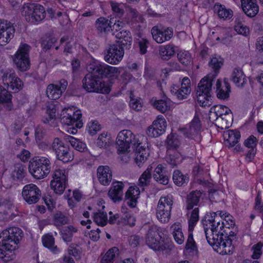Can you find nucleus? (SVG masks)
<instances>
[{
  "instance_id": "nucleus-1",
  "label": "nucleus",
  "mask_w": 263,
  "mask_h": 263,
  "mask_svg": "<svg viewBox=\"0 0 263 263\" xmlns=\"http://www.w3.org/2000/svg\"><path fill=\"white\" fill-rule=\"evenodd\" d=\"M23 231L17 227H10L0 234V257L6 261L15 258V251L23 237Z\"/></svg>"
},
{
  "instance_id": "nucleus-2",
  "label": "nucleus",
  "mask_w": 263,
  "mask_h": 263,
  "mask_svg": "<svg viewBox=\"0 0 263 263\" xmlns=\"http://www.w3.org/2000/svg\"><path fill=\"white\" fill-rule=\"evenodd\" d=\"M207 241L213 249L220 254H231L234 251L236 242L235 233L230 231L228 235L223 233L204 231Z\"/></svg>"
},
{
  "instance_id": "nucleus-3",
  "label": "nucleus",
  "mask_w": 263,
  "mask_h": 263,
  "mask_svg": "<svg viewBox=\"0 0 263 263\" xmlns=\"http://www.w3.org/2000/svg\"><path fill=\"white\" fill-rule=\"evenodd\" d=\"M235 221L232 216L227 212L218 211L208 212L205 215L203 221L204 231L210 233H227L225 228L230 229L235 226Z\"/></svg>"
},
{
  "instance_id": "nucleus-4",
  "label": "nucleus",
  "mask_w": 263,
  "mask_h": 263,
  "mask_svg": "<svg viewBox=\"0 0 263 263\" xmlns=\"http://www.w3.org/2000/svg\"><path fill=\"white\" fill-rule=\"evenodd\" d=\"M139 136L135 135L128 129H123L117 134L115 141L116 148L117 153L123 162H127L131 159L134 143H136Z\"/></svg>"
},
{
  "instance_id": "nucleus-5",
  "label": "nucleus",
  "mask_w": 263,
  "mask_h": 263,
  "mask_svg": "<svg viewBox=\"0 0 263 263\" xmlns=\"http://www.w3.org/2000/svg\"><path fill=\"white\" fill-rule=\"evenodd\" d=\"M214 77L208 74L199 82L196 90L197 100L202 107H208L213 103L212 85Z\"/></svg>"
},
{
  "instance_id": "nucleus-6",
  "label": "nucleus",
  "mask_w": 263,
  "mask_h": 263,
  "mask_svg": "<svg viewBox=\"0 0 263 263\" xmlns=\"http://www.w3.org/2000/svg\"><path fill=\"white\" fill-rule=\"evenodd\" d=\"M209 115L210 120L221 129L229 128L232 124L233 115L231 110L226 106H213Z\"/></svg>"
},
{
  "instance_id": "nucleus-7",
  "label": "nucleus",
  "mask_w": 263,
  "mask_h": 263,
  "mask_svg": "<svg viewBox=\"0 0 263 263\" xmlns=\"http://www.w3.org/2000/svg\"><path fill=\"white\" fill-rule=\"evenodd\" d=\"M60 120L62 124L67 126H75L67 132L72 134H76L77 128H81L83 123L82 120V114L80 109L74 106L67 107L63 108L60 114Z\"/></svg>"
},
{
  "instance_id": "nucleus-8",
  "label": "nucleus",
  "mask_w": 263,
  "mask_h": 263,
  "mask_svg": "<svg viewBox=\"0 0 263 263\" xmlns=\"http://www.w3.org/2000/svg\"><path fill=\"white\" fill-rule=\"evenodd\" d=\"M51 162L46 157H36L29 161L28 171L35 179H42L47 177L50 172Z\"/></svg>"
},
{
  "instance_id": "nucleus-9",
  "label": "nucleus",
  "mask_w": 263,
  "mask_h": 263,
  "mask_svg": "<svg viewBox=\"0 0 263 263\" xmlns=\"http://www.w3.org/2000/svg\"><path fill=\"white\" fill-rule=\"evenodd\" d=\"M88 71L93 72L99 76H105L111 79H117L123 68L108 65L98 60L92 59L87 65Z\"/></svg>"
},
{
  "instance_id": "nucleus-10",
  "label": "nucleus",
  "mask_w": 263,
  "mask_h": 263,
  "mask_svg": "<svg viewBox=\"0 0 263 263\" xmlns=\"http://www.w3.org/2000/svg\"><path fill=\"white\" fill-rule=\"evenodd\" d=\"M21 12L26 21L33 24H38L45 17L44 8L39 4H25L21 9Z\"/></svg>"
},
{
  "instance_id": "nucleus-11",
  "label": "nucleus",
  "mask_w": 263,
  "mask_h": 263,
  "mask_svg": "<svg viewBox=\"0 0 263 263\" xmlns=\"http://www.w3.org/2000/svg\"><path fill=\"white\" fill-rule=\"evenodd\" d=\"M145 241L148 247L155 251H163L168 248L166 240L162 237L159 228L155 225L151 226L148 229Z\"/></svg>"
},
{
  "instance_id": "nucleus-12",
  "label": "nucleus",
  "mask_w": 263,
  "mask_h": 263,
  "mask_svg": "<svg viewBox=\"0 0 263 263\" xmlns=\"http://www.w3.org/2000/svg\"><path fill=\"white\" fill-rule=\"evenodd\" d=\"M68 171L65 168L55 169L50 182V187L53 193L61 195L68 185Z\"/></svg>"
},
{
  "instance_id": "nucleus-13",
  "label": "nucleus",
  "mask_w": 263,
  "mask_h": 263,
  "mask_svg": "<svg viewBox=\"0 0 263 263\" xmlns=\"http://www.w3.org/2000/svg\"><path fill=\"white\" fill-rule=\"evenodd\" d=\"M146 138L142 135L136 139V143L132 149L131 158L134 157L136 163L141 166L147 160L149 156V150L146 146Z\"/></svg>"
},
{
  "instance_id": "nucleus-14",
  "label": "nucleus",
  "mask_w": 263,
  "mask_h": 263,
  "mask_svg": "<svg viewBox=\"0 0 263 263\" xmlns=\"http://www.w3.org/2000/svg\"><path fill=\"white\" fill-rule=\"evenodd\" d=\"M29 51V46L26 44H22L13 57V63L20 71H26L30 68Z\"/></svg>"
},
{
  "instance_id": "nucleus-15",
  "label": "nucleus",
  "mask_w": 263,
  "mask_h": 263,
  "mask_svg": "<svg viewBox=\"0 0 263 263\" xmlns=\"http://www.w3.org/2000/svg\"><path fill=\"white\" fill-rule=\"evenodd\" d=\"M57 158L64 163H68L73 160L74 154L68 146L59 138L54 139L51 145Z\"/></svg>"
},
{
  "instance_id": "nucleus-16",
  "label": "nucleus",
  "mask_w": 263,
  "mask_h": 263,
  "mask_svg": "<svg viewBox=\"0 0 263 263\" xmlns=\"http://www.w3.org/2000/svg\"><path fill=\"white\" fill-rule=\"evenodd\" d=\"M2 80L3 84L13 93L18 92L23 89L24 86L23 81L12 70L4 72Z\"/></svg>"
},
{
  "instance_id": "nucleus-17",
  "label": "nucleus",
  "mask_w": 263,
  "mask_h": 263,
  "mask_svg": "<svg viewBox=\"0 0 263 263\" xmlns=\"http://www.w3.org/2000/svg\"><path fill=\"white\" fill-rule=\"evenodd\" d=\"M167 126V122L162 115L158 116L146 130V135L151 138H157L164 134Z\"/></svg>"
},
{
  "instance_id": "nucleus-18",
  "label": "nucleus",
  "mask_w": 263,
  "mask_h": 263,
  "mask_svg": "<svg viewBox=\"0 0 263 263\" xmlns=\"http://www.w3.org/2000/svg\"><path fill=\"white\" fill-rule=\"evenodd\" d=\"M179 88L175 84L172 85L170 88L171 93L179 100H182L187 98L191 92V82L190 79L185 77L180 79Z\"/></svg>"
},
{
  "instance_id": "nucleus-19",
  "label": "nucleus",
  "mask_w": 263,
  "mask_h": 263,
  "mask_svg": "<svg viewBox=\"0 0 263 263\" xmlns=\"http://www.w3.org/2000/svg\"><path fill=\"white\" fill-rule=\"evenodd\" d=\"M110 6L113 12L118 16L122 15L125 9L128 12L126 17L127 23H134L141 20L138 12L134 9L126 8L123 3H119L115 2H111Z\"/></svg>"
},
{
  "instance_id": "nucleus-20",
  "label": "nucleus",
  "mask_w": 263,
  "mask_h": 263,
  "mask_svg": "<svg viewBox=\"0 0 263 263\" xmlns=\"http://www.w3.org/2000/svg\"><path fill=\"white\" fill-rule=\"evenodd\" d=\"M153 40L158 44L169 41L173 36V30L171 27L157 25L151 30Z\"/></svg>"
},
{
  "instance_id": "nucleus-21",
  "label": "nucleus",
  "mask_w": 263,
  "mask_h": 263,
  "mask_svg": "<svg viewBox=\"0 0 263 263\" xmlns=\"http://www.w3.org/2000/svg\"><path fill=\"white\" fill-rule=\"evenodd\" d=\"M22 195L23 199L28 204H34L39 200L41 196V191L37 185L30 183L23 187Z\"/></svg>"
},
{
  "instance_id": "nucleus-22",
  "label": "nucleus",
  "mask_w": 263,
  "mask_h": 263,
  "mask_svg": "<svg viewBox=\"0 0 263 263\" xmlns=\"http://www.w3.org/2000/svg\"><path fill=\"white\" fill-rule=\"evenodd\" d=\"M202 130L200 118L196 114L192 121L183 129V134L189 138L199 140V134Z\"/></svg>"
},
{
  "instance_id": "nucleus-23",
  "label": "nucleus",
  "mask_w": 263,
  "mask_h": 263,
  "mask_svg": "<svg viewBox=\"0 0 263 263\" xmlns=\"http://www.w3.org/2000/svg\"><path fill=\"white\" fill-rule=\"evenodd\" d=\"M124 25V23L119 20L114 23L113 29L115 30L113 34L118 40V42H120L123 45L129 46L131 45L132 39L129 31L122 29Z\"/></svg>"
},
{
  "instance_id": "nucleus-24",
  "label": "nucleus",
  "mask_w": 263,
  "mask_h": 263,
  "mask_svg": "<svg viewBox=\"0 0 263 263\" xmlns=\"http://www.w3.org/2000/svg\"><path fill=\"white\" fill-rule=\"evenodd\" d=\"M124 54L123 49L118 45H111L104 55V60L112 65L118 64Z\"/></svg>"
},
{
  "instance_id": "nucleus-25",
  "label": "nucleus",
  "mask_w": 263,
  "mask_h": 263,
  "mask_svg": "<svg viewBox=\"0 0 263 263\" xmlns=\"http://www.w3.org/2000/svg\"><path fill=\"white\" fill-rule=\"evenodd\" d=\"M68 85L67 82L64 79L48 86L46 90L47 97L51 99L56 100L61 97L66 90Z\"/></svg>"
},
{
  "instance_id": "nucleus-26",
  "label": "nucleus",
  "mask_w": 263,
  "mask_h": 263,
  "mask_svg": "<svg viewBox=\"0 0 263 263\" xmlns=\"http://www.w3.org/2000/svg\"><path fill=\"white\" fill-rule=\"evenodd\" d=\"M14 28L7 22L0 20V45L7 44L13 36Z\"/></svg>"
},
{
  "instance_id": "nucleus-27",
  "label": "nucleus",
  "mask_w": 263,
  "mask_h": 263,
  "mask_svg": "<svg viewBox=\"0 0 263 263\" xmlns=\"http://www.w3.org/2000/svg\"><path fill=\"white\" fill-rule=\"evenodd\" d=\"M12 99L11 92L0 85V108L7 111L12 110L14 108Z\"/></svg>"
},
{
  "instance_id": "nucleus-28",
  "label": "nucleus",
  "mask_w": 263,
  "mask_h": 263,
  "mask_svg": "<svg viewBox=\"0 0 263 263\" xmlns=\"http://www.w3.org/2000/svg\"><path fill=\"white\" fill-rule=\"evenodd\" d=\"M89 73L87 74L85 78L83 80V87L88 92H96V91H100V89L98 88V83L100 78L96 77L98 76L93 72L88 71Z\"/></svg>"
},
{
  "instance_id": "nucleus-29",
  "label": "nucleus",
  "mask_w": 263,
  "mask_h": 263,
  "mask_svg": "<svg viewBox=\"0 0 263 263\" xmlns=\"http://www.w3.org/2000/svg\"><path fill=\"white\" fill-rule=\"evenodd\" d=\"M124 183L122 182L114 181L108 192V196L114 202L122 200L123 195Z\"/></svg>"
},
{
  "instance_id": "nucleus-30",
  "label": "nucleus",
  "mask_w": 263,
  "mask_h": 263,
  "mask_svg": "<svg viewBox=\"0 0 263 263\" xmlns=\"http://www.w3.org/2000/svg\"><path fill=\"white\" fill-rule=\"evenodd\" d=\"M112 171L108 166H100L97 170V177L100 183L104 186L108 185L112 180Z\"/></svg>"
},
{
  "instance_id": "nucleus-31",
  "label": "nucleus",
  "mask_w": 263,
  "mask_h": 263,
  "mask_svg": "<svg viewBox=\"0 0 263 263\" xmlns=\"http://www.w3.org/2000/svg\"><path fill=\"white\" fill-rule=\"evenodd\" d=\"M140 191L139 188L135 185H130L125 192V198L127 201V203L132 208H135L137 204L138 199L140 197Z\"/></svg>"
},
{
  "instance_id": "nucleus-32",
  "label": "nucleus",
  "mask_w": 263,
  "mask_h": 263,
  "mask_svg": "<svg viewBox=\"0 0 263 263\" xmlns=\"http://www.w3.org/2000/svg\"><path fill=\"white\" fill-rule=\"evenodd\" d=\"M151 103L155 108L162 113L170 110L174 107V103L166 97L160 100L153 98L151 100Z\"/></svg>"
},
{
  "instance_id": "nucleus-33",
  "label": "nucleus",
  "mask_w": 263,
  "mask_h": 263,
  "mask_svg": "<svg viewBox=\"0 0 263 263\" xmlns=\"http://www.w3.org/2000/svg\"><path fill=\"white\" fill-rule=\"evenodd\" d=\"M243 12L248 16H255L259 12V6L257 0H250L241 3Z\"/></svg>"
},
{
  "instance_id": "nucleus-34",
  "label": "nucleus",
  "mask_w": 263,
  "mask_h": 263,
  "mask_svg": "<svg viewBox=\"0 0 263 263\" xmlns=\"http://www.w3.org/2000/svg\"><path fill=\"white\" fill-rule=\"evenodd\" d=\"M217 96L221 99H226L230 96V85L226 80H218L216 82Z\"/></svg>"
},
{
  "instance_id": "nucleus-35",
  "label": "nucleus",
  "mask_w": 263,
  "mask_h": 263,
  "mask_svg": "<svg viewBox=\"0 0 263 263\" xmlns=\"http://www.w3.org/2000/svg\"><path fill=\"white\" fill-rule=\"evenodd\" d=\"M224 144L228 147L234 146L240 138V133L237 130H229L223 135Z\"/></svg>"
},
{
  "instance_id": "nucleus-36",
  "label": "nucleus",
  "mask_w": 263,
  "mask_h": 263,
  "mask_svg": "<svg viewBox=\"0 0 263 263\" xmlns=\"http://www.w3.org/2000/svg\"><path fill=\"white\" fill-rule=\"evenodd\" d=\"M116 22H117V21H114V19L108 21L104 17H100L96 22V27L100 33L106 34L110 30L114 31L115 29H113L112 24L114 25V23Z\"/></svg>"
},
{
  "instance_id": "nucleus-37",
  "label": "nucleus",
  "mask_w": 263,
  "mask_h": 263,
  "mask_svg": "<svg viewBox=\"0 0 263 263\" xmlns=\"http://www.w3.org/2000/svg\"><path fill=\"white\" fill-rule=\"evenodd\" d=\"M171 233L175 240L178 245L184 243L185 238L182 231V228L180 222L174 223L170 228Z\"/></svg>"
},
{
  "instance_id": "nucleus-38",
  "label": "nucleus",
  "mask_w": 263,
  "mask_h": 263,
  "mask_svg": "<svg viewBox=\"0 0 263 263\" xmlns=\"http://www.w3.org/2000/svg\"><path fill=\"white\" fill-rule=\"evenodd\" d=\"M214 12L218 16L224 20L231 19L233 16V11L229 8H227L225 6L216 4L213 8Z\"/></svg>"
},
{
  "instance_id": "nucleus-39",
  "label": "nucleus",
  "mask_w": 263,
  "mask_h": 263,
  "mask_svg": "<svg viewBox=\"0 0 263 263\" xmlns=\"http://www.w3.org/2000/svg\"><path fill=\"white\" fill-rule=\"evenodd\" d=\"M43 121L44 123L49 124L52 126L57 125L56 108L53 104H50L47 106Z\"/></svg>"
},
{
  "instance_id": "nucleus-40",
  "label": "nucleus",
  "mask_w": 263,
  "mask_h": 263,
  "mask_svg": "<svg viewBox=\"0 0 263 263\" xmlns=\"http://www.w3.org/2000/svg\"><path fill=\"white\" fill-rule=\"evenodd\" d=\"M121 212L123 215L122 224L134 226L136 223V217L132 211L129 210L125 205H122Z\"/></svg>"
},
{
  "instance_id": "nucleus-41",
  "label": "nucleus",
  "mask_w": 263,
  "mask_h": 263,
  "mask_svg": "<svg viewBox=\"0 0 263 263\" xmlns=\"http://www.w3.org/2000/svg\"><path fill=\"white\" fill-rule=\"evenodd\" d=\"M42 240L43 246L48 248L52 253L57 254L61 252V250L55 245L54 238L51 235H44L42 237Z\"/></svg>"
},
{
  "instance_id": "nucleus-42",
  "label": "nucleus",
  "mask_w": 263,
  "mask_h": 263,
  "mask_svg": "<svg viewBox=\"0 0 263 263\" xmlns=\"http://www.w3.org/2000/svg\"><path fill=\"white\" fill-rule=\"evenodd\" d=\"M96 143L100 148H108L112 144V139L111 134L107 132L102 133L99 136Z\"/></svg>"
},
{
  "instance_id": "nucleus-43",
  "label": "nucleus",
  "mask_w": 263,
  "mask_h": 263,
  "mask_svg": "<svg viewBox=\"0 0 263 263\" xmlns=\"http://www.w3.org/2000/svg\"><path fill=\"white\" fill-rule=\"evenodd\" d=\"M154 178L157 182L161 184L166 185L168 183V177L165 174L164 168L161 164L158 165L155 169Z\"/></svg>"
},
{
  "instance_id": "nucleus-44",
  "label": "nucleus",
  "mask_w": 263,
  "mask_h": 263,
  "mask_svg": "<svg viewBox=\"0 0 263 263\" xmlns=\"http://www.w3.org/2000/svg\"><path fill=\"white\" fill-rule=\"evenodd\" d=\"M231 80L237 86L241 87L246 83V77L241 69H235L232 74Z\"/></svg>"
},
{
  "instance_id": "nucleus-45",
  "label": "nucleus",
  "mask_w": 263,
  "mask_h": 263,
  "mask_svg": "<svg viewBox=\"0 0 263 263\" xmlns=\"http://www.w3.org/2000/svg\"><path fill=\"white\" fill-rule=\"evenodd\" d=\"M175 53V47L172 45H162L159 47V54L164 60H169Z\"/></svg>"
},
{
  "instance_id": "nucleus-46",
  "label": "nucleus",
  "mask_w": 263,
  "mask_h": 263,
  "mask_svg": "<svg viewBox=\"0 0 263 263\" xmlns=\"http://www.w3.org/2000/svg\"><path fill=\"white\" fill-rule=\"evenodd\" d=\"M179 62L184 66H189L192 64L193 58L191 54L185 50H180L177 53Z\"/></svg>"
},
{
  "instance_id": "nucleus-47",
  "label": "nucleus",
  "mask_w": 263,
  "mask_h": 263,
  "mask_svg": "<svg viewBox=\"0 0 263 263\" xmlns=\"http://www.w3.org/2000/svg\"><path fill=\"white\" fill-rule=\"evenodd\" d=\"M166 143L169 149H175L181 144V137L176 134L172 133L168 135Z\"/></svg>"
},
{
  "instance_id": "nucleus-48",
  "label": "nucleus",
  "mask_w": 263,
  "mask_h": 263,
  "mask_svg": "<svg viewBox=\"0 0 263 263\" xmlns=\"http://www.w3.org/2000/svg\"><path fill=\"white\" fill-rule=\"evenodd\" d=\"M173 179L175 184L179 186L186 184L189 181L188 176L183 174L179 170H175L174 172Z\"/></svg>"
},
{
  "instance_id": "nucleus-49",
  "label": "nucleus",
  "mask_w": 263,
  "mask_h": 263,
  "mask_svg": "<svg viewBox=\"0 0 263 263\" xmlns=\"http://www.w3.org/2000/svg\"><path fill=\"white\" fill-rule=\"evenodd\" d=\"M118 255L119 249L113 247L106 252L101 260V263H112Z\"/></svg>"
},
{
  "instance_id": "nucleus-50",
  "label": "nucleus",
  "mask_w": 263,
  "mask_h": 263,
  "mask_svg": "<svg viewBox=\"0 0 263 263\" xmlns=\"http://www.w3.org/2000/svg\"><path fill=\"white\" fill-rule=\"evenodd\" d=\"M201 193L197 191L192 192L188 195L186 200V208L188 210L192 209L197 205Z\"/></svg>"
},
{
  "instance_id": "nucleus-51",
  "label": "nucleus",
  "mask_w": 263,
  "mask_h": 263,
  "mask_svg": "<svg viewBox=\"0 0 263 263\" xmlns=\"http://www.w3.org/2000/svg\"><path fill=\"white\" fill-rule=\"evenodd\" d=\"M173 203V200L171 196L161 197L158 201L157 208L172 210Z\"/></svg>"
},
{
  "instance_id": "nucleus-52",
  "label": "nucleus",
  "mask_w": 263,
  "mask_h": 263,
  "mask_svg": "<svg viewBox=\"0 0 263 263\" xmlns=\"http://www.w3.org/2000/svg\"><path fill=\"white\" fill-rule=\"evenodd\" d=\"M68 140L71 145L77 151L84 152L87 150L86 144L73 137L68 136Z\"/></svg>"
},
{
  "instance_id": "nucleus-53",
  "label": "nucleus",
  "mask_w": 263,
  "mask_h": 263,
  "mask_svg": "<svg viewBox=\"0 0 263 263\" xmlns=\"http://www.w3.org/2000/svg\"><path fill=\"white\" fill-rule=\"evenodd\" d=\"M77 229L73 226L64 227L61 231V235L65 241H70L73 234L77 232Z\"/></svg>"
},
{
  "instance_id": "nucleus-54",
  "label": "nucleus",
  "mask_w": 263,
  "mask_h": 263,
  "mask_svg": "<svg viewBox=\"0 0 263 263\" xmlns=\"http://www.w3.org/2000/svg\"><path fill=\"white\" fill-rule=\"evenodd\" d=\"M171 210L157 208L156 217L158 220L162 223L168 222L171 218Z\"/></svg>"
},
{
  "instance_id": "nucleus-55",
  "label": "nucleus",
  "mask_w": 263,
  "mask_h": 263,
  "mask_svg": "<svg viewBox=\"0 0 263 263\" xmlns=\"http://www.w3.org/2000/svg\"><path fill=\"white\" fill-rule=\"evenodd\" d=\"M199 220V210L198 208L194 209L192 212L189 219V232H193L194 228Z\"/></svg>"
},
{
  "instance_id": "nucleus-56",
  "label": "nucleus",
  "mask_w": 263,
  "mask_h": 263,
  "mask_svg": "<svg viewBox=\"0 0 263 263\" xmlns=\"http://www.w3.org/2000/svg\"><path fill=\"white\" fill-rule=\"evenodd\" d=\"M101 129V125L98 121L95 120L89 121L86 127V132L92 136L96 135Z\"/></svg>"
},
{
  "instance_id": "nucleus-57",
  "label": "nucleus",
  "mask_w": 263,
  "mask_h": 263,
  "mask_svg": "<svg viewBox=\"0 0 263 263\" xmlns=\"http://www.w3.org/2000/svg\"><path fill=\"white\" fill-rule=\"evenodd\" d=\"M129 105L131 109L137 111L141 110L143 106L141 99L133 94H130Z\"/></svg>"
},
{
  "instance_id": "nucleus-58",
  "label": "nucleus",
  "mask_w": 263,
  "mask_h": 263,
  "mask_svg": "<svg viewBox=\"0 0 263 263\" xmlns=\"http://www.w3.org/2000/svg\"><path fill=\"white\" fill-rule=\"evenodd\" d=\"M53 222L57 226H61L69 222V218L61 212H57L53 216Z\"/></svg>"
},
{
  "instance_id": "nucleus-59",
  "label": "nucleus",
  "mask_w": 263,
  "mask_h": 263,
  "mask_svg": "<svg viewBox=\"0 0 263 263\" xmlns=\"http://www.w3.org/2000/svg\"><path fill=\"white\" fill-rule=\"evenodd\" d=\"M234 30L238 34L243 36H247L250 33L249 28L238 20H235Z\"/></svg>"
},
{
  "instance_id": "nucleus-60",
  "label": "nucleus",
  "mask_w": 263,
  "mask_h": 263,
  "mask_svg": "<svg viewBox=\"0 0 263 263\" xmlns=\"http://www.w3.org/2000/svg\"><path fill=\"white\" fill-rule=\"evenodd\" d=\"M93 220L95 223L100 226H104L106 224L108 219L106 213L98 212L93 215Z\"/></svg>"
},
{
  "instance_id": "nucleus-61",
  "label": "nucleus",
  "mask_w": 263,
  "mask_h": 263,
  "mask_svg": "<svg viewBox=\"0 0 263 263\" xmlns=\"http://www.w3.org/2000/svg\"><path fill=\"white\" fill-rule=\"evenodd\" d=\"M151 168H148L141 175L139 179V184L141 186L147 185L151 179Z\"/></svg>"
},
{
  "instance_id": "nucleus-62",
  "label": "nucleus",
  "mask_w": 263,
  "mask_h": 263,
  "mask_svg": "<svg viewBox=\"0 0 263 263\" xmlns=\"http://www.w3.org/2000/svg\"><path fill=\"white\" fill-rule=\"evenodd\" d=\"M98 88L101 90H100V91H96V92L107 94L111 91V84L108 81H106L100 79L98 83Z\"/></svg>"
},
{
  "instance_id": "nucleus-63",
  "label": "nucleus",
  "mask_w": 263,
  "mask_h": 263,
  "mask_svg": "<svg viewBox=\"0 0 263 263\" xmlns=\"http://www.w3.org/2000/svg\"><path fill=\"white\" fill-rule=\"evenodd\" d=\"M185 249L190 252H196L197 251V247L193 239V233H192L189 234L185 245Z\"/></svg>"
},
{
  "instance_id": "nucleus-64",
  "label": "nucleus",
  "mask_w": 263,
  "mask_h": 263,
  "mask_svg": "<svg viewBox=\"0 0 263 263\" xmlns=\"http://www.w3.org/2000/svg\"><path fill=\"white\" fill-rule=\"evenodd\" d=\"M182 158L179 153L170 154L167 157V162L172 165H176L180 163L182 161Z\"/></svg>"
}]
</instances>
